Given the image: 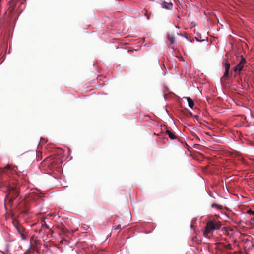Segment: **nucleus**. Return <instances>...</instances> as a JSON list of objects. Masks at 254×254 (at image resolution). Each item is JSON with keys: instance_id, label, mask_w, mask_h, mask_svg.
<instances>
[{"instance_id": "0eeeda50", "label": "nucleus", "mask_w": 254, "mask_h": 254, "mask_svg": "<svg viewBox=\"0 0 254 254\" xmlns=\"http://www.w3.org/2000/svg\"><path fill=\"white\" fill-rule=\"evenodd\" d=\"M167 39L170 42V43L172 44H174L176 41V38L172 34H168L167 36Z\"/></svg>"}, {"instance_id": "aec40b11", "label": "nucleus", "mask_w": 254, "mask_h": 254, "mask_svg": "<svg viewBox=\"0 0 254 254\" xmlns=\"http://www.w3.org/2000/svg\"><path fill=\"white\" fill-rule=\"evenodd\" d=\"M46 247H48V244L46 243H45L44 245Z\"/></svg>"}, {"instance_id": "9b49d317", "label": "nucleus", "mask_w": 254, "mask_h": 254, "mask_svg": "<svg viewBox=\"0 0 254 254\" xmlns=\"http://www.w3.org/2000/svg\"><path fill=\"white\" fill-rule=\"evenodd\" d=\"M224 248L226 250H231L232 249V246L231 244H228L224 245Z\"/></svg>"}, {"instance_id": "f257e3e1", "label": "nucleus", "mask_w": 254, "mask_h": 254, "mask_svg": "<svg viewBox=\"0 0 254 254\" xmlns=\"http://www.w3.org/2000/svg\"><path fill=\"white\" fill-rule=\"evenodd\" d=\"M221 226V223L220 221L216 220H210L206 224V226L203 235L205 237H209V234L211 231L218 230Z\"/></svg>"}, {"instance_id": "dca6fc26", "label": "nucleus", "mask_w": 254, "mask_h": 254, "mask_svg": "<svg viewBox=\"0 0 254 254\" xmlns=\"http://www.w3.org/2000/svg\"><path fill=\"white\" fill-rule=\"evenodd\" d=\"M42 226H45L46 228H48V224L46 223L45 221H43L42 222Z\"/></svg>"}, {"instance_id": "f03ea898", "label": "nucleus", "mask_w": 254, "mask_h": 254, "mask_svg": "<svg viewBox=\"0 0 254 254\" xmlns=\"http://www.w3.org/2000/svg\"><path fill=\"white\" fill-rule=\"evenodd\" d=\"M52 154L49 156V164L51 166L60 163L61 162L60 158L59 156L63 153V150H53L50 151Z\"/></svg>"}, {"instance_id": "a211bd4d", "label": "nucleus", "mask_w": 254, "mask_h": 254, "mask_svg": "<svg viewBox=\"0 0 254 254\" xmlns=\"http://www.w3.org/2000/svg\"><path fill=\"white\" fill-rule=\"evenodd\" d=\"M53 231H51V230H49V232H48V234H49L50 233H51V234L52 235L53 234Z\"/></svg>"}, {"instance_id": "9d476101", "label": "nucleus", "mask_w": 254, "mask_h": 254, "mask_svg": "<svg viewBox=\"0 0 254 254\" xmlns=\"http://www.w3.org/2000/svg\"><path fill=\"white\" fill-rule=\"evenodd\" d=\"M211 207L212 208H216L218 209L221 210L223 209V206L222 205L217 204H212L211 205Z\"/></svg>"}, {"instance_id": "f8f14e48", "label": "nucleus", "mask_w": 254, "mask_h": 254, "mask_svg": "<svg viewBox=\"0 0 254 254\" xmlns=\"http://www.w3.org/2000/svg\"><path fill=\"white\" fill-rule=\"evenodd\" d=\"M13 225L14 226V227L15 228V229L16 230V231H17V232L19 234H21V233L22 232L20 230V229L19 228V227H18V226L16 225L14 223H13Z\"/></svg>"}, {"instance_id": "423d86ee", "label": "nucleus", "mask_w": 254, "mask_h": 254, "mask_svg": "<svg viewBox=\"0 0 254 254\" xmlns=\"http://www.w3.org/2000/svg\"><path fill=\"white\" fill-rule=\"evenodd\" d=\"M184 99H185L188 103V105L190 108H193L194 106V103L193 100H192L190 97H184Z\"/></svg>"}, {"instance_id": "393cba45", "label": "nucleus", "mask_w": 254, "mask_h": 254, "mask_svg": "<svg viewBox=\"0 0 254 254\" xmlns=\"http://www.w3.org/2000/svg\"><path fill=\"white\" fill-rule=\"evenodd\" d=\"M147 19H149V16H147Z\"/></svg>"}, {"instance_id": "a878e982", "label": "nucleus", "mask_w": 254, "mask_h": 254, "mask_svg": "<svg viewBox=\"0 0 254 254\" xmlns=\"http://www.w3.org/2000/svg\"><path fill=\"white\" fill-rule=\"evenodd\" d=\"M48 158H45V160H46Z\"/></svg>"}, {"instance_id": "4468645a", "label": "nucleus", "mask_w": 254, "mask_h": 254, "mask_svg": "<svg viewBox=\"0 0 254 254\" xmlns=\"http://www.w3.org/2000/svg\"><path fill=\"white\" fill-rule=\"evenodd\" d=\"M9 3L10 5H11L12 6L16 5V2H15V0H11L9 2Z\"/></svg>"}, {"instance_id": "ddd939ff", "label": "nucleus", "mask_w": 254, "mask_h": 254, "mask_svg": "<svg viewBox=\"0 0 254 254\" xmlns=\"http://www.w3.org/2000/svg\"><path fill=\"white\" fill-rule=\"evenodd\" d=\"M20 235V237L23 240H26L27 239L26 236H25L24 234L22 232L21 233V234H19Z\"/></svg>"}, {"instance_id": "5701e85b", "label": "nucleus", "mask_w": 254, "mask_h": 254, "mask_svg": "<svg viewBox=\"0 0 254 254\" xmlns=\"http://www.w3.org/2000/svg\"><path fill=\"white\" fill-rule=\"evenodd\" d=\"M16 195L17 196L18 195V193L17 191L16 192Z\"/></svg>"}, {"instance_id": "20e7f679", "label": "nucleus", "mask_w": 254, "mask_h": 254, "mask_svg": "<svg viewBox=\"0 0 254 254\" xmlns=\"http://www.w3.org/2000/svg\"><path fill=\"white\" fill-rule=\"evenodd\" d=\"M223 65L225 68V72L222 78H221V81L223 79L226 80L228 78L229 72L230 68V64L227 59H224L222 62Z\"/></svg>"}, {"instance_id": "f3484780", "label": "nucleus", "mask_w": 254, "mask_h": 254, "mask_svg": "<svg viewBox=\"0 0 254 254\" xmlns=\"http://www.w3.org/2000/svg\"><path fill=\"white\" fill-rule=\"evenodd\" d=\"M121 228V225H118L117 226V228L116 229H119Z\"/></svg>"}, {"instance_id": "6ab92c4d", "label": "nucleus", "mask_w": 254, "mask_h": 254, "mask_svg": "<svg viewBox=\"0 0 254 254\" xmlns=\"http://www.w3.org/2000/svg\"><path fill=\"white\" fill-rule=\"evenodd\" d=\"M53 215H54V214H53V213H52V214H49V213L48 216H53Z\"/></svg>"}, {"instance_id": "7ed1b4c3", "label": "nucleus", "mask_w": 254, "mask_h": 254, "mask_svg": "<svg viewBox=\"0 0 254 254\" xmlns=\"http://www.w3.org/2000/svg\"><path fill=\"white\" fill-rule=\"evenodd\" d=\"M246 61L245 59L241 56V60L238 64L234 68L233 70L235 72L234 76H239L240 75L241 71L243 70L244 65L246 64Z\"/></svg>"}, {"instance_id": "39448f33", "label": "nucleus", "mask_w": 254, "mask_h": 254, "mask_svg": "<svg viewBox=\"0 0 254 254\" xmlns=\"http://www.w3.org/2000/svg\"><path fill=\"white\" fill-rule=\"evenodd\" d=\"M162 7L163 8L171 10L173 8V3L172 2H167L166 1L162 2L161 4Z\"/></svg>"}, {"instance_id": "b1692460", "label": "nucleus", "mask_w": 254, "mask_h": 254, "mask_svg": "<svg viewBox=\"0 0 254 254\" xmlns=\"http://www.w3.org/2000/svg\"><path fill=\"white\" fill-rule=\"evenodd\" d=\"M21 4H24V2H23V1L21 2Z\"/></svg>"}, {"instance_id": "1a4fd4ad", "label": "nucleus", "mask_w": 254, "mask_h": 254, "mask_svg": "<svg viewBox=\"0 0 254 254\" xmlns=\"http://www.w3.org/2000/svg\"><path fill=\"white\" fill-rule=\"evenodd\" d=\"M6 169L7 170H11L14 172H16L17 170L18 167L17 166H14L12 167L11 165L8 164L6 166Z\"/></svg>"}, {"instance_id": "2eb2a0df", "label": "nucleus", "mask_w": 254, "mask_h": 254, "mask_svg": "<svg viewBox=\"0 0 254 254\" xmlns=\"http://www.w3.org/2000/svg\"><path fill=\"white\" fill-rule=\"evenodd\" d=\"M247 214L250 215H254V211H252L251 209H249L247 211Z\"/></svg>"}, {"instance_id": "6e6552de", "label": "nucleus", "mask_w": 254, "mask_h": 254, "mask_svg": "<svg viewBox=\"0 0 254 254\" xmlns=\"http://www.w3.org/2000/svg\"><path fill=\"white\" fill-rule=\"evenodd\" d=\"M166 133L171 139H174L177 138L176 135L171 131L167 130Z\"/></svg>"}, {"instance_id": "4be33fe9", "label": "nucleus", "mask_w": 254, "mask_h": 254, "mask_svg": "<svg viewBox=\"0 0 254 254\" xmlns=\"http://www.w3.org/2000/svg\"><path fill=\"white\" fill-rule=\"evenodd\" d=\"M227 254H236V253H234V254H232L230 253H228Z\"/></svg>"}, {"instance_id": "412c9836", "label": "nucleus", "mask_w": 254, "mask_h": 254, "mask_svg": "<svg viewBox=\"0 0 254 254\" xmlns=\"http://www.w3.org/2000/svg\"><path fill=\"white\" fill-rule=\"evenodd\" d=\"M189 114L190 115V116H192V113L191 112H190L189 113Z\"/></svg>"}]
</instances>
